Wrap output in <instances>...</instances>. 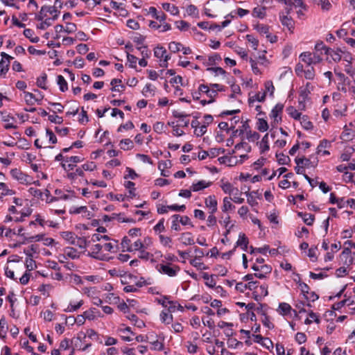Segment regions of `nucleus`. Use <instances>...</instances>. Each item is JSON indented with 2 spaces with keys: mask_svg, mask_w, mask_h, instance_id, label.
Listing matches in <instances>:
<instances>
[{
  "mask_svg": "<svg viewBox=\"0 0 355 355\" xmlns=\"http://www.w3.org/2000/svg\"><path fill=\"white\" fill-rule=\"evenodd\" d=\"M157 271L170 277H174L178 275L180 271V267L176 264L166 261H162L156 267Z\"/></svg>",
  "mask_w": 355,
  "mask_h": 355,
  "instance_id": "1",
  "label": "nucleus"
},
{
  "mask_svg": "<svg viewBox=\"0 0 355 355\" xmlns=\"http://www.w3.org/2000/svg\"><path fill=\"white\" fill-rule=\"evenodd\" d=\"M252 269L255 271L254 276L259 279L266 277V275L272 271V268L264 264V259L257 258L256 262L252 265Z\"/></svg>",
  "mask_w": 355,
  "mask_h": 355,
  "instance_id": "2",
  "label": "nucleus"
},
{
  "mask_svg": "<svg viewBox=\"0 0 355 355\" xmlns=\"http://www.w3.org/2000/svg\"><path fill=\"white\" fill-rule=\"evenodd\" d=\"M87 255L101 261H107L110 259L107 253L103 252L101 243L92 245Z\"/></svg>",
  "mask_w": 355,
  "mask_h": 355,
  "instance_id": "3",
  "label": "nucleus"
},
{
  "mask_svg": "<svg viewBox=\"0 0 355 355\" xmlns=\"http://www.w3.org/2000/svg\"><path fill=\"white\" fill-rule=\"evenodd\" d=\"M300 58L308 66L315 64L322 61V58L318 53L303 52L300 54Z\"/></svg>",
  "mask_w": 355,
  "mask_h": 355,
  "instance_id": "4",
  "label": "nucleus"
},
{
  "mask_svg": "<svg viewBox=\"0 0 355 355\" xmlns=\"http://www.w3.org/2000/svg\"><path fill=\"white\" fill-rule=\"evenodd\" d=\"M284 105L281 103H277L271 110L270 116L272 119L271 125L275 127L279 122L282 121L281 114L282 113Z\"/></svg>",
  "mask_w": 355,
  "mask_h": 355,
  "instance_id": "5",
  "label": "nucleus"
},
{
  "mask_svg": "<svg viewBox=\"0 0 355 355\" xmlns=\"http://www.w3.org/2000/svg\"><path fill=\"white\" fill-rule=\"evenodd\" d=\"M83 158L80 156H66L65 163L61 162V166L66 171H72L76 166V164L80 163Z\"/></svg>",
  "mask_w": 355,
  "mask_h": 355,
  "instance_id": "6",
  "label": "nucleus"
},
{
  "mask_svg": "<svg viewBox=\"0 0 355 355\" xmlns=\"http://www.w3.org/2000/svg\"><path fill=\"white\" fill-rule=\"evenodd\" d=\"M11 177L21 184H27L31 183V178L28 175L24 173L18 168H13L10 172Z\"/></svg>",
  "mask_w": 355,
  "mask_h": 355,
  "instance_id": "7",
  "label": "nucleus"
},
{
  "mask_svg": "<svg viewBox=\"0 0 355 355\" xmlns=\"http://www.w3.org/2000/svg\"><path fill=\"white\" fill-rule=\"evenodd\" d=\"M254 28L260 35H266V38L271 43L276 42L277 36L270 34L268 26L262 24H257L254 25Z\"/></svg>",
  "mask_w": 355,
  "mask_h": 355,
  "instance_id": "8",
  "label": "nucleus"
},
{
  "mask_svg": "<svg viewBox=\"0 0 355 355\" xmlns=\"http://www.w3.org/2000/svg\"><path fill=\"white\" fill-rule=\"evenodd\" d=\"M101 246L103 249V252H115L117 250V241L115 240H113L112 241L110 242H105L104 243L103 241H108L109 238L107 236H103L101 237Z\"/></svg>",
  "mask_w": 355,
  "mask_h": 355,
  "instance_id": "9",
  "label": "nucleus"
},
{
  "mask_svg": "<svg viewBox=\"0 0 355 355\" xmlns=\"http://www.w3.org/2000/svg\"><path fill=\"white\" fill-rule=\"evenodd\" d=\"M199 92L205 94L209 99L207 101V103H212L215 101V98L218 95V92L216 89H211L206 85H200L198 87Z\"/></svg>",
  "mask_w": 355,
  "mask_h": 355,
  "instance_id": "10",
  "label": "nucleus"
},
{
  "mask_svg": "<svg viewBox=\"0 0 355 355\" xmlns=\"http://www.w3.org/2000/svg\"><path fill=\"white\" fill-rule=\"evenodd\" d=\"M340 259L343 261V264L347 266H349L355 263V260L352 256V252L349 248H345L342 253L340 255Z\"/></svg>",
  "mask_w": 355,
  "mask_h": 355,
  "instance_id": "11",
  "label": "nucleus"
},
{
  "mask_svg": "<svg viewBox=\"0 0 355 355\" xmlns=\"http://www.w3.org/2000/svg\"><path fill=\"white\" fill-rule=\"evenodd\" d=\"M1 55L2 59L0 61V76H2L5 75L8 71L10 61L13 59V58L5 52H2Z\"/></svg>",
  "mask_w": 355,
  "mask_h": 355,
  "instance_id": "12",
  "label": "nucleus"
},
{
  "mask_svg": "<svg viewBox=\"0 0 355 355\" xmlns=\"http://www.w3.org/2000/svg\"><path fill=\"white\" fill-rule=\"evenodd\" d=\"M206 207L209 209V214H215L218 209V202L215 196H209L205 200Z\"/></svg>",
  "mask_w": 355,
  "mask_h": 355,
  "instance_id": "13",
  "label": "nucleus"
},
{
  "mask_svg": "<svg viewBox=\"0 0 355 355\" xmlns=\"http://www.w3.org/2000/svg\"><path fill=\"white\" fill-rule=\"evenodd\" d=\"M295 162L297 165H303L304 168H315L318 163V160L317 159L311 161V159L305 157L295 158Z\"/></svg>",
  "mask_w": 355,
  "mask_h": 355,
  "instance_id": "14",
  "label": "nucleus"
},
{
  "mask_svg": "<svg viewBox=\"0 0 355 355\" xmlns=\"http://www.w3.org/2000/svg\"><path fill=\"white\" fill-rule=\"evenodd\" d=\"M342 53H343L339 49L334 50L329 49L326 50V55L328 56L327 59H331L335 62H338L342 60Z\"/></svg>",
  "mask_w": 355,
  "mask_h": 355,
  "instance_id": "15",
  "label": "nucleus"
},
{
  "mask_svg": "<svg viewBox=\"0 0 355 355\" xmlns=\"http://www.w3.org/2000/svg\"><path fill=\"white\" fill-rule=\"evenodd\" d=\"M355 138V130L347 125L344 127V130L340 135V139L344 141H349Z\"/></svg>",
  "mask_w": 355,
  "mask_h": 355,
  "instance_id": "16",
  "label": "nucleus"
},
{
  "mask_svg": "<svg viewBox=\"0 0 355 355\" xmlns=\"http://www.w3.org/2000/svg\"><path fill=\"white\" fill-rule=\"evenodd\" d=\"M279 19L283 26H286L290 31L294 28V22L291 17L284 14V12L279 13Z\"/></svg>",
  "mask_w": 355,
  "mask_h": 355,
  "instance_id": "17",
  "label": "nucleus"
},
{
  "mask_svg": "<svg viewBox=\"0 0 355 355\" xmlns=\"http://www.w3.org/2000/svg\"><path fill=\"white\" fill-rule=\"evenodd\" d=\"M220 187L225 193L232 195L233 193H238V188L234 187L232 184L229 182L220 180Z\"/></svg>",
  "mask_w": 355,
  "mask_h": 355,
  "instance_id": "18",
  "label": "nucleus"
},
{
  "mask_svg": "<svg viewBox=\"0 0 355 355\" xmlns=\"http://www.w3.org/2000/svg\"><path fill=\"white\" fill-rule=\"evenodd\" d=\"M80 253L72 247H66L63 250V258H70L71 259H76L80 257Z\"/></svg>",
  "mask_w": 355,
  "mask_h": 355,
  "instance_id": "19",
  "label": "nucleus"
},
{
  "mask_svg": "<svg viewBox=\"0 0 355 355\" xmlns=\"http://www.w3.org/2000/svg\"><path fill=\"white\" fill-rule=\"evenodd\" d=\"M268 136H269V134L266 133L263 137L261 141L257 142V144L259 145V147L261 154H264L265 153L268 152L270 149Z\"/></svg>",
  "mask_w": 355,
  "mask_h": 355,
  "instance_id": "20",
  "label": "nucleus"
},
{
  "mask_svg": "<svg viewBox=\"0 0 355 355\" xmlns=\"http://www.w3.org/2000/svg\"><path fill=\"white\" fill-rule=\"evenodd\" d=\"M179 241L184 245H191L195 243L193 236L191 232L182 233Z\"/></svg>",
  "mask_w": 355,
  "mask_h": 355,
  "instance_id": "21",
  "label": "nucleus"
},
{
  "mask_svg": "<svg viewBox=\"0 0 355 355\" xmlns=\"http://www.w3.org/2000/svg\"><path fill=\"white\" fill-rule=\"evenodd\" d=\"M43 97H44V96L41 95L40 98L38 99L35 97V96L33 94H32L29 92H26V91L24 92V98L25 100L26 103L29 105H34L35 102L39 103L40 101H42Z\"/></svg>",
  "mask_w": 355,
  "mask_h": 355,
  "instance_id": "22",
  "label": "nucleus"
},
{
  "mask_svg": "<svg viewBox=\"0 0 355 355\" xmlns=\"http://www.w3.org/2000/svg\"><path fill=\"white\" fill-rule=\"evenodd\" d=\"M313 89V86L310 83H306L304 87L300 89V96L304 101L310 94L311 92Z\"/></svg>",
  "mask_w": 355,
  "mask_h": 355,
  "instance_id": "23",
  "label": "nucleus"
},
{
  "mask_svg": "<svg viewBox=\"0 0 355 355\" xmlns=\"http://www.w3.org/2000/svg\"><path fill=\"white\" fill-rule=\"evenodd\" d=\"M293 311L291 306L286 302H282L279 303L277 312L284 316L288 315L291 314V311Z\"/></svg>",
  "mask_w": 355,
  "mask_h": 355,
  "instance_id": "24",
  "label": "nucleus"
},
{
  "mask_svg": "<svg viewBox=\"0 0 355 355\" xmlns=\"http://www.w3.org/2000/svg\"><path fill=\"white\" fill-rule=\"evenodd\" d=\"M211 182H208L205 180H200L196 183H193L191 186V190L194 192L200 191L205 188L210 186Z\"/></svg>",
  "mask_w": 355,
  "mask_h": 355,
  "instance_id": "25",
  "label": "nucleus"
},
{
  "mask_svg": "<svg viewBox=\"0 0 355 355\" xmlns=\"http://www.w3.org/2000/svg\"><path fill=\"white\" fill-rule=\"evenodd\" d=\"M85 318L89 320H94L97 317H102L100 312L96 308H90L84 312Z\"/></svg>",
  "mask_w": 355,
  "mask_h": 355,
  "instance_id": "26",
  "label": "nucleus"
},
{
  "mask_svg": "<svg viewBox=\"0 0 355 355\" xmlns=\"http://www.w3.org/2000/svg\"><path fill=\"white\" fill-rule=\"evenodd\" d=\"M220 164H225L230 166H234L239 163L236 157L223 156L218 159Z\"/></svg>",
  "mask_w": 355,
  "mask_h": 355,
  "instance_id": "27",
  "label": "nucleus"
},
{
  "mask_svg": "<svg viewBox=\"0 0 355 355\" xmlns=\"http://www.w3.org/2000/svg\"><path fill=\"white\" fill-rule=\"evenodd\" d=\"M236 244V246L241 247L243 250L246 251L248 245V239L245 234H239V239Z\"/></svg>",
  "mask_w": 355,
  "mask_h": 355,
  "instance_id": "28",
  "label": "nucleus"
},
{
  "mask_svg": "<svg viewBox=\"0 0 355 355\" xmlns=\"http://www.w3.org/2000/svg\"><path fill=\"white\" fill-rule=\"evenodd\" d=\"M60 236L67 243L71 245H73L77 236L73 232L69 231L60 232Z\"/></svg>",
  "mask_w": 355,
  "mask_h": 355,
  "instance_id": "29",
  "label": "nucleus"
},
{
  "mask_svg": "<svg viewBox=\"0 0 355 355\" xmlns=\"http://www.w3.org/2000/svg\"><path fill=\"white\" fill-rule=\"evenodd\" d=\"M232 200L230 197H225L223 200V205L221 209L223 212H227L228 211L235 209V206L231 202Z\"/></svg>",
  "mask_w": 355,
  "mask_h": 355,
  "instance_id": "30",
  "label": "nucleus"
},
{
  "mask_svg": "<svg viewBox=\"0 0 355 355\" xmlns=\"http://www.w3.org/2000/svg\"><path fill=\"white\" fill-rule=\"evenodd\" d=\"M266 98V92H258L257 94H255L253 96H250L249 98V104L251 106H253V103L256 101L258 102H263L264 101Z\"/></svg>",
  "mask_w": 355,
  "mask_h": 355,
  "instance_id": "31",
  "label": "nucleus"
},
{
  "mask_svg": "<svg viewBox=\"0 0 355 355\" xmlns=\"http://www.w3.org/2000/svg\"><path fill=\"white\" fill-rule=\"evenodd\" d=\"M159 318L162 322L169 324L173 322V315L171 314L168 311H162L160 313Z\"/></svg>",
  "mask_w": 355,
  "mask_h": 355,
  "instance_id": "32",
  "label": "nucleus"
},
{
  "mask_svg": "<svg viewBox=\"0 0 355 355\" xmlns=\"http://www.w3.org/2000/svg\"><path fill=\"white\" fill-rule=\"evenodd\" d=\"M302 128L306 130H310L313 128V123L309 120L308 116L302 115L301 119L299 120Z\"/></svg>",
  "mask_w": 355,
  "mask_h": 355,
  "instance_id": "33",
  "label": "nucleus"
},
{
  "mask_svg": "<svg viewBox=\"0 0 355 355\" xmlns=\"http://www.w3.org/2000/svg\"><path fill=\"white\" fill-rule=\"evenodd\" d=\"M47 82V75L45 73H42L36 80V85L37 87H40L42 89H47L46 86Z\"/></svg>",
  "mask_w": 355,
  "mask_h": 355,
  "instance_id": "34",
  "label": "nucleus"
},
{
  "mask_svg": "<svg viewBox=\"0 0 355 355\" xmlns=\"http://www.w3.org/2000/svg\"><path fill=\"white\" fill-rule=\"evenodd\" d=\"M266 7H256L252 10V16L260 19H263L266 15Z\"/></svg>",
  "mask_w": 355,
  "mask_h": 355,
  "instance_id": "35",
  "label": "nucleus"
},
{
  "mask_svg": "<svg viewBox=\"0 0 355 355\" xmlns=\"http://www.w3.org/2000/svg\"><path fill=\"white\" fill-rule=\"evenodd\" d=\"M298 215L302 218L303 221L307 225H311L313 223L315 217L314 215L308 213L299 212Z\"/></svg>",
  "mask_w": 355,
  "mask_h": 355,
  "instance_id": "36",
  "label": "nucleus"
},
{
  "mask_svg": "<svg viewBox=\"0 0 355 355\" xmlns=\"http://www.w3.org/2000/svg\"><path fill=\"white\" fill-rule=\"evenodd\" d=\"M124 187L127 189H128V198H133L134 197L136 196V193H135L136 189L135 187V183L133 182H131V181L125 182Z\"/></svg>",
  "mask_w": 355,
  "mask_h": 355,
  "instance_id": "37",
  "label": "nucleus"
},
{
  "mask_svg": "<svg viewBox=\"0 0 355 355\" xmlns=\"http://www.w3.org/2000/svg\"><path fill=\"white\" fill-rule=\"evenodd\" d=\"M286 111L288 114L295 120L299 121L302 116V113L297 110L294 107H288L286 109Z\"/></svg>",
  "mask_w": 355,
  "mask_h": 355,
  "instance_id": "38",
  "label": "nucleus"
},
{
  "mask_svg": "<svg viewBox=\"0 0 355 355\" xmlns=\"http://www.w3.org/2000/svg\"><path fill=\"white\" fill-rule=\"evenodd\" d=\"M313 3L320 6L323 11H329L331 10L332 6L329 0H312Z\"/></svg>",
  "mask_w": 355,
  "mask_h": 355,
  "instance_id": "39",
  "label": "nucleus"
},
{
  "mask_svg": "<svg viewBox=\"0 0 355 355\" xmlns=\"http://www.w3.org/2000/svg\"><path fill=\"white\" fill-rule=\"evenodd\" d=\"M0 191H1V198L6 196H12L15 193V191L10 189L8 186L3 183L0 182Z\"/></svg>",
  "mask_w": 355,
  "mask_h": 355,
  "instance_id": "40",
  "label": "nucleus"
},
{
  "mask_svg": "<svg viewBox=\"0 0 355 355\" xmlns=\"http://www.w3.org/2000/svg\"><path fill=\"white\" fill-rule=\"evenodd\" d=\"M354 304H355V300L345 299L333 304L332 308L335 310H339L346 304L349 306Z\"/></svg>",
  "mask_w": 355,
  "mask_h": 355,
  "instance_id": "41",
  "label": "nucleus"
},
{
  "mask_svg": "<svg viewBox=\"0 0 355 355\" xmlns=\"http://www.w3.org/2000/svg\"><path fill=\"white\" fill-rule=\"evenodd\" d=\"M168 311L170 313H173L177 311H180L182 312V311H184V307L181 304H180L178 302L171 300L170 303H169L168 308Z\"/></svg>",
  "mask_w": 355,
  "mask_h": 355,
  "instance_id": "42",
  "label": "nucleus"
},
{
  "mask_svg": "<svg viewBox=\"0 0 355 355\" xmlns=\"http://www.w3.org/2000/svg\"><path fill=\"white\" fill-rule=\"evenodd\" d=\"M57 83L59 85V88L61 92H64L68 89L67 83L62 75H58L57 76Z\"/></svg>",
  "mask_w": 355,
  "mask_h": 355,
  "instance_id": "43",
  "label": "nucleus"
},
{
  "mask_svg": "<svg viewBox=\"0 0 355 355\" xmlns=\"http://www.w3.org/2000/svg\"><path fill=\"white\" fill-rule=\"evenodd\" d=\"M24 35L26 38H28L33 43H37L40 41V38L37 36L33 37L34 31L32 29L26 28L24 31Z\"/></svg>",
  "mask_w": 355,
  "mask_h": 355,
  "instance_id": "44",
  "label": "nucleus"
},
{
  "mask_svg": "<svg viewBox=\"0 0 355 355\" xmlns=\"http://www.w3.org/2000/svg\"><path fill=\"white\" fill-rule=\"evenodd\" d=\"M245 137L249 141L254 142L259 140V139L260 138V135L255 131L248 130L245 132Z\"/></svg>",
  "mask_w": 355,
  "mask_h": 355,
  "instance_id": "45",
  "label": "nucleus"
},
{
  "mask_svg": "<svg viewBox=\"0 0 355 355\" xmlns=\"http://www.w3.org/2000/svg\"><path fill=\"white\" fill-rule=\"evenodd\" d=\"M155 87L150 84L148 83L143 88L142 94L146 96H153L155 95Z\"/></svg>",
  "mask_w": 355,
  "mask_h": 355,
  "instance_id": "46",
  "label": "nucleus"
},
{
  "mask_svg": "<svg viewBox=\"0 0 355 355\" xmlns=\"http://www.w3.org/2000/svg\"><path fill=\"white\" fill-rule=\"evenodd\" d=\"M162 8L165 10L171 12V14L173 15H178L179 13V10H178V7L174 6V5H171V4L168 3H163L162 4Z\"/></svg>",
  "mask_w": 355,
  "mask_h": 355,
  "instance_id": "47",
  "label": "nucleus"
},
{
  "mask_svg": "<svg viewBox=\"0 0 355 355\" xmlns=\"http://www.w3.org/2000/svg\"><path fill=\"white\" fill-rule=\"evenodd\" d=\"M304 76L307 80H313L315 76L313 67L307 65V68L304 69Z\"/></svg>",
  "mask_w": 355,
  "mask_h": 355,
  "instance_id": "48",
  "label": "nucleus"
},
{
  "mask_svg": "<svg viewBox=\"0 0 355 355\" xmlns=\"http://www.w3.org/2000/svg\"><path fill=\"white\" fill-rule=\"evenodd\" d=\"M121 148L123 150H128L133 148V142L130 139H122L120 142Z\"/></svg>",
  "mask_w": 355,
  "mask_h": 355,
  "instance_id": "49",
  "label": "nucleus"
},
{
  "mask_svg": "<svg viewBox=\"0 0 355 355\" xmlns=\"http://www.w3.org/2000/svg\"><path fill=\"white\" fill-rule=\"evenodd\" d=\"M159 239L160 243L163 246L168 247V248H171L172 247V239H171V237L167 236H164V235H162V234H159Z\"/></svg>",
  "mask_w": 355,
  "mask_h": 355,
  "instance_id": "50",
  "label": "nucleus"
},
{
  "mask_svg": "<svg viewBox=\"0 0 355 355\" xmlns=\"http://www.w3.org/2000/svg\"><path fill=\"white\" fill-rule=\"evenodd\" d=\"M131 241L127 236H124L121 241V245L123 252H132Z\"/></svg>",
  "mask_w": 355,
  "mask_h": 355,
  "instance_id": "51",
  "label": "nucleus"
},
{
  "mask_svg": "<svg viewBox=\"0 0 355 355\" xmlns=\"http://www.w3.org/2000/svg\"><path fill=\"white\" fill-rule=\"evenodd\" d=\"M83 304V301L80 300L76 304H72L71 302L67 306V307L64 309L65 312H74L77 311L78 309L81 307Z\"/></svg>",
  "mask_w": 355,
  "mask_h": 355,
  "instance_id": "52",
  "label": "nucleus"
},
{
  "mask_svg": "<svg viewBox=\"0 0 355 355\" xmlns=\"http://www.w3.org/2000/svg\"><path fill=\"white\" fill-rule=\"evenodd\" d=\"M73 245L78 246L82 250H85L87 248V241L85 238L77 236Z\"/></svg>",
  "mask_w": 355,
  "mask_h": 355,
  "instance_id": "53",
  "label": "nucleus"
},
{
  "mask_svg": "<svg viewBox=\"0 0 355 355\" xmlns=\"http://www.w3.org/2000/svg\"><path fill=\"white\" fill-rule=\"evenodd\" d=\"M309 318H306L304 321V323L306 324H310L311 323H312L313 321H314L317 324L320 323V320L316 313H313V311H310L309 313Z\"/></svg>",
  "mask_w": 355,
  "mask_h": 355,
  "instance_id": "54",
  "label": "nucleus"
},
{
  "mask_svg": "<svg viewBox=\"0 0 355 355\" xmlns=\"http://www.w3.org/2000/svg\"><path fill=\"white\" fill-rule=\"evenodd\" d=\"M269 126L267 121L263 119H259L257 121V129L260 132H266L268 130Z\"/></svg>",
  "mask_w": 355,
  "mask_h": 355,
  "instance_id": "55",
  "label": "nucleus"
},
{
  "mask_svg": "<svg viewBox=\"0 0 355 355\" xmlns=\"http://www.w3.org/2000/svg\"><path fill=\"white\" fill-rule=\"evenodd\" d=\"M180 215L179 214H174L172 216V224H171V229L175 231H180V226L179 225L180 220H179Z\"/></svg>",
  "mask_w": 355,
  "mask_h": 355,
  "instance_id": "56",
  "label": "nucleus"
},
{
  "mask_svg": "<svg viewBox=\"0 0 355 355\" xmlns=\"http://www.w3.org/2000/svg\"><path fill=\"white\" fill-rule=\"evenodd\" d=\"M331 147V141L327 139H322L320 141L318 148H317V153L320 154L322 149L329 148Z\"/></svg>",
  "mask_w": 355,
  "mask_h": 355,
  "instance_id": "57",
  "label": "nucleus"
},
{
  "mask_svg": "<svg viewBox=\"0 0 355 355\" xmlns=\"http://www.w3.org/2000/svg\"><path fill=\"white\" fill-rule=\"evenodd\" d=\"M182 44L177 42H171L168 44V49L173 53H177L181 51Z\"/></svg>",
  "mask_w": 355,
  "mask_h": 355,
  "instance_id": "58",
  "label": "nucleus"
},
{
  "mask_svg": "<svg viewBox=\"0 0 355 355\" xmlns=\"http://www.w3.org/2000/svg\"><path fill=\"white\" fill-rule=\"evenodd\" d=\"M57 18V15H55L52 18H47L44 21H42L41 24L37 26L38 28L44 30L47 27L51 25V21L55 20Z\"/></svg>",
  "mask_w": 355,
  "mask_h": 355,
  "instance_id": "59",
  "label": "nucleus"
},
{
  "mask_svg": "<svg viewBox=\"0 0 355 355\" xmlns=\"http://www.w3.org/2000/svg\"><path fill=\"white\" fill-rule=\"evenodd\" d=\"M257 295H259L261 297L267 296L268 294V285L263 284L261 286H258V290H257ZM257 296H256V300H257Z\"/></svg>",
  "mask_w": 355,
  "mask_h": 355,
  "instance_id": "60",
  "label": "nucleus"
},
{
  "mask_svg": "<svg viewBox=\"0 0 355 355\" xmlns=\"http://www.w3.org/2000/svg\"><path fill=\"white\" fill-rule=\"evenodd\" d=\"M150 344L151 345L150 349L152 350L161 351L164 348L163 343L162 341H159V340L150 341Z\"/></svg>",
  "mask_w": 355,
  "mask_h": 355,
  "instance_id": "61",
  "label": "nucleus"
},
{
  "mask_svg": "<svg viewBox=\"0 0 355 355\" xmlns=\"http://www.w3.org/2000/svg\"><path fill=\"white\" fill-rule=\"evenodd\" d=\"M245 37L247 41L251 44L253 49L257 50L259 45L258 40L252 35H247Z\"/></svg>",
  "mask_w": 355,
  "mask_h": 355,
  "instance_id": "62",
  "label": "nucleus"
},
{
  "mask_svg": "<svg viewBox=\"0 0 355 355\" xmlns=\"http://www.w3.org/2000/svg\"><path fill=\"white\" fill-rule=\"evenodd\" d=\"M261 322L263 324L268 328L269 329H272L275 327L273 323L270 321L269 316L266 314H263V318L261 319Z\"/></svg>",
  "mask_w": 355,
  "mask_h": 355,
  "instance_id": "63",
  "label": "nucleus"
},
{
  "mask_svg": "<svg viewBox=\"0 0 355 355\" xmlns=\"http://www.w3.org/2000/svg\"><path fill=\"white\" fill-rule=\"evenodd\" d=\"M265 87V91L263 92H269L270 96H273L274 92H275V87L273 85V83L271 80H268L264 84Z\"/></svg>",
  "mask_w": 355,
  "mask_h": 355,
  "instance_id": "64",
  "label": "nucleus"
}]
</instances>
